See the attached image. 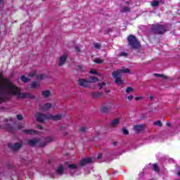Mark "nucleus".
<instances>
[{
    "label": "nucleus",
    "instance_id": "nucleus-1",
    "mask_svg": "<svg viewBox=\"0 0 180 180\" xmlns=\"http://www.w3.org/2000/svg\"><path fill=\"white\" fill-rule=\"evenodd\" d=\"M12 96H17L22 99L25 98H34V96L30 93H20V89L18 86H15L9 79L2 78L0 75V103L9 101Z\"/></svg>",
    "mask_w": 180,
    "mask_h": 180
},
{
    "label": "nucleus",
    "instance_id": "nucleus-2",
    "mask_svg": "<svg viewBox=\"0 0 180 180\" xmlns=\"http://www.w3.org/2000/svg\"><path fill=\"white\" fill-rule=\"evenodd\" d=\"M54 136H48L46 139H32L27 141L28 146H39V147H44L47 143L54 141Z\"/></svg>",
    "mask_w": 180,
    "mask_h": 180
},
{
    "label": "nucleus",
    "instance_id": "nucleus-3",
    "mask_svg": "<svg viewBox=\"0 0 180 180\" xmlns=\"http://www.w3.org/2000/svg\"><path fill=\"white\" fill-rule=\"evenodd\" d=\"M37 120V122H40L41 123H43L44 122H46V120H48L49 119H51V120H61L63 117H64V115L63 114H58L56 115H44L41 113H37L36 115Z\"/></svg>",
    "mask_w": 180,
    "mask_h": 180
},
{
    "label": "nucleus",
    "instance_id": "nucleus-4",
    "mask_svg": "<svg viewBox=\"0 0 180 180\" xmlns=\"http://www.w3.org/2000/svg\"><path fill=\"white\" fill-rule=\"evenodd\" d=\"M130 72V70L128 68H122L121 69L112 72V77L115 79L116 84L122 85L123 80H122V74H127Z\"/></svg>",
    "mask_w": 180,
    "mask_h": 180
},
{
    "label": "nucleus",
    "instance_id": "nucleus-5",
    "mask_svg": "<svg viewBox=\"0 0 180 180\" xmlns=\"http://www.w3.org/2000/svg\"><path fill=\"white\" fill-rule=\"evenodd\" d=\"M98 81H99L98 77L90 76L88 79H79L78 81V84L80 86H84V88H86V86H89V84L92 82H98Z\"/></svg>",
    "mask_w": 180,
    "mask_h": 180
},
{
    "label": "nucleus",
    "instance_id": "nucleus-6",
    "mask_svg": "<svg viewBox=\"0 0 180 180\" xmlns=\"http://www.w3.org/2000/svg\"><path fill=\"white\" fill-rule=\"evenodd\" d=\"M64 175V166L63 165H59L56 169L54 173H50V178L54 179L57 176H61Z\"/></svg>",
    "mask_w": 180,
    "mask_h": 180
},
{
    "label": "nucleus",
    "instance_id": "nucleus-7",
    "mask_svg": "<svg viewBox=\"0 0 180 180\" xmlns=\"http://www.w3.org/2000/svg\"><path fill=\"white\" fill-rule=\"evenodd\" d=\"M128 41L132 49H139L140 47V43L138 42L136 37L133 35L128 37Z\"/></svg>",
    "mask_w": 180,
    "mask_h": 180
},
{
    "label": "nucleus",
    "instance_id": "nucleus-8",
    "mask_svg": "<svg viewBox=\"0 0 180 180\" xmlns=\"http://www.w3.org/2000/svg\"><path fill=\"white\" fill-rule=\"evenodd\" d=\"M152 30L154 33H156V34H162V33L167 32L165 26L161 25H153Z\"/></svg>",
    "mask_w": 180,
    "mask_h": 180
},
{
    "label": "nucleus",
    "instance_id": "nucleus-9",
    "mask_svg": "<svg viewBox=\"0 0 180 180\" xmlns=\"http://www.w3.org/2000/svg\"><path fill=\"white\" fill-rule=\"evenodd\" d=\"M112 109H113V104L110 102L103 103L101 108L102 113H109Z\"/></svg>",
    "mask_w": 180,
    "mask_h": 180
},
{
    "label": "nucleus",
    "instance_id": "nucleus-10",
    "mask_svg": "<svg viewBox=\"0 0 180 180\" xmlns=\"http://www.w3.org/2000/svg\"><path fill=\"white\" fill-rule=\"evenodd\" d=\"M68 167L70 175L72 176H74V175H78L77 173V171H79V167H78V166L76 165H69Z\"/></svg>",
    "mask_w": 180,
    "mask_h": 180
},
{
    "label": "nucleus",
    "instance_id": "nucleus-11",
    "mask_svg": "<svg viewBox=\"0 0 180 180\" xmlns=\"http://www.w3.org/2000/svg\"><path fill=\"white\" fill-rule=\"evenodd\" d=\"M56 108V103H45L44 105H40V110H49V109H55Z\"/></svg>",
    "mask_w": 180,
    "mask_h": 180
},
{
    "label": "nucleus",
    "instance_id": "nucleus-12",
    "mask_svg": "<svg viewBox=\"0 0 180 180\" xmlns=\"http://www.w3.org/2000/svg\"><path fill=\"white\" fill-rule=\"evenodd\" d=\"M25 127V124H20L18 125V129H13L9 124H8L6 127H4V129H6V130H8V131H15V130H20Z\"/></svg>",
    "mask_w": 180,
    "mask_h": 180
},
{
    "label": "nucleus",
    "instance_id": "nucleus-13",
    "mask_svg": "<svg viewBox=\"0 0 180 180\" xmlns=\"http://www.w3.org/2000/svg\"><path fill=\"white\" fill-rule=\"evenodd\" d=\"M67 57H68L67 53H63L62 56H60V57L59 58V62H58L59 67H63V65L65 64V61H67Z\"/></svg>",
    "mask_w": 180,
    "mask_h": 180
},
{
    "label": "nucleus",
    "instance_id": "nucleus-14",
    "mask_svg": "<svg viewBox=\"0 0 180 180\" xmlns=\"http://www.w3.org/2000/svg\"><path fill=\"white\" fill-rule=\"evenodd\" d=\"M9 148H11L13 150V151H16L17 150H19L20 147H22V142H18L14 144L8 143Z\"/></svg>",
    "mask_w": 180,
    "mask_h": 180
},
{
    "label": "nucleus",
    "instance_id": "nucleus-15",
    "mask_svg": "<svg viewBox=\"0 0 180 180\" xmlns=\"http://www.w3.org/2000/svg\"><path fill=\"white\" fill-rule=\"evenodd\" d=\"M90 162H94V160L91 158H86L81 160L80 165L81 167H84V165H86V164H90Z\"/></svg>",
    "mask_w": 180,
    "mask_h": 180
},
{
    "label": "nucleus",
    "instance_id": "nucleus-16",
    "mask_svg": "<svg viewBox=\"0 0 180 180\" xmlns=\"http://www.w3.org/2000/svg\"><path fill=\"white\" fill-rule=\"evenodd\" d=\"M120 123V118L117 117L114 119L110 123V127H116L117 124Z\"/></svg>",
    "mask_w": 180,
    "mask_h": 180
},
{
    "label": "nucleus",
    "instance_id": "nucleus-17",
    "mask_svg": "<svg viewBox=\"0 0 180 180\" xmlns=\"http://www.w3.org/2000/svg\"><path fill=\"white\" fill-rule=\"evenodd\" d=\"M161 4H164V1L162 0H154L151 2V6L153 8H157V6H159L161 5Z\"/></svg>",
    "mask_w": 180,
    "mask_h": 180
},
{
    "label": "nucleus",
    "instance_id": "nucleus-18",
    "mask_svg": "<svg viewBox=\"0 0 180 180\" xmlns=\"http://www.w3.org/2000/svg\"><path fill=\"white\" fill-rule=\"evenodd\" d=\"M134 129L135 131H137L139 133V131H143V130H144V125L143 124L135 125L134 127Z\"/></svg>",
    "mask_w": 180,
    "mask_h": 180
},
{
    "label": "nucleus",
    "instance_id": "nucleus-19",
    "mask_svg": "<svg viewBox=\"0 0 180 180\" xmlns=\"http://www.w3.org/2000/svg\"><path fill=\"white\" fill-rule=\"evenodd\" d=\"M22 133H25V134H37V131L34 129H24Z\"/></svg>",
    "mask_w": 180,
    "mask_h": 180
},
{
    "label": "nucleus",
    "instance_id": "nucleus-20",
    "mask_svg": "<svg viewBox=\"0 0 180 180\" xmlns=\"http://www.w3.org/2000/svg\"><path fill=\"white\" fill-rule=\"evenodd\" d=\"M93 98H102L103 96V93L102 92H93L91 94Z\"/></svg>",
    "mask_w": 180,
    "mask_h": 180
},
{
    "label": "nucleus",
    "instance_id": "nucleus-21",
    "mask_svg": "<svg viewBox=\"0 0 180 180\" xmlns=\"http://www.w3.org/2000/svg\"><path fill=\"white\" fill-rule=\"evenodd\" d=\"M50 95H51V92H50L49 90H45L42 91V96H44V98H49Z\"/></svg>",
    "mask_w": 180,
    "mask_h": 180
},
{
    "label": "nucleus",
    "instance_id": "nucleus-22",
    "mask_svg": "<svg viewBox=\"0 0 180 180\" xmlns=\"http://www.w3.org/2000/svg\"><path fill=\"white\" fill-rule=\"evenodd\" d=\"M31 88L36 89L39 88V82H33L31 83Z\"/></svg>",
    "mask_w": 180,
    "mask_h": 180
},
{
    "label": "nucleus",
    "instance_id": "nucleus-23",
    "mask_svg": "<svg viewBox=\"0 0 180 180\" xmlns=\"http://www.w3.org/2000/svg\"><path fill=\"white\" fill-rule=\"evenodd\" d=\"M134 91V89H133V87L129 86V87H127V88L126 89L125 92H126L127 94H131V92H133Z\"/></svg>",
    "mask_w": 180,
    "mask_h": 180
},
{
    "label": "nucleus",
    "instance_id": "nucleus-24",
    "mask_svg": "<svg viewBox=\"0 0 180 180\" xmlns=\"http://www.w3.org/2000/svg\"><path fill=\"white\" fill-rule=\"evenodd\" d=\"M20 79L22 82H27V81H29V77H26L25 75H22Z\"/></svg>",
    "mask_w": 180,
    "mask_h": 180
},
{
    "label": "nucleus",
    "instance_id": "nucleus-25",
    "mask_svg": "<svg viewBox=\"0 0 180 180\" xmlns=\"http://www.w3.org/2000/svg\"><path fill=\"white\" fill-rule=\"evenodd\" d=\"M98 86L100 89H103V88H106V83L103 82L101 83H98Z\"/></svg>",
    "mask_w": 180,
    "mask_h": 180
},
{
    "label": "nucleus",
    "instance_id": "nucleus-26",
    "mask_svg": "<svg viewBox=\"0 0 180 180\" xmlns=\"http://www.w3.org/2000/svg\"><path fill=\"white\" fill-rule=\"evenodd\" d=\"M153 171H155V172H158L160 171V167H158V165L157 164L153 165Z\"/></svg>",
    "mask_w": 180,
    "mask_h": 180
},
{
    "label": "nucleus",
    "instance_id": "nucleus-27",
    "mask_svg": "<svg viewBox=\"0 0 180 180\" xmlns=\"http://www.w3.org/2000/svg\"><path fill=\"white\" fill-rule=\"evenodd\" d=\"M154 126H158L159 127H161L162 126V122L161 121H157L153 123Z\"/></svg>",
    "mask_w": 180,
    "mask_h": 180
},
{
    "label": "nucleus",
    "instance_id": "nucleus-28",
    "mask_svg": "<svg viewBox=\"0 0 180 180\" xmlns=\"http://www.w3.org/2000/svg\"><path fill=\"white\" fill-rule=\"evenodd\" d=\"M94 63H96V64H102V63H103V60L96 58L94 60Z\"/></svg>",
    "mask_w": 180,
    "mask_h": 180
},
{
    "label": "nucleus",
    "instance_id": "nucleus-29",
    "mask_svg": "<svg viewBox=\"0 0 180 180\" xmlns=\"http://www.w3.org/2000/svg\"><path fill=\"white\" fill-rule=\"evenodd\" d=\"M155 77H160V78H163V79L167 78V76L161 74H155Z\"/></svg>",
    "mask_w": 180,
    "mask_h": 180
},
{
    "label": "nucleus",
    "instance_id": "nucleus-30",
    "mask_svg": "<svg viewBox=\"0 0 180 180\" xmlns=\"http://www.w3.org/2000/svg\"><path fill=\"white\" fill-rule=\"evenodd\" d=\"M143 99H144V97H143V96L135 97V101H143Z\"/></svg>",
    "mask_w": 180,
    "mask_h": 180
},
{
    "label": "nucleus",
    "instance_id": "nucleus-31",
    "mask_svg": "<svg viewBox=\"0 0 180 180\" xmlns=\"http://www.w3.org/2000/svg\"><path fill=\"white\" fill-rule=\"evenodd\" d=\"M120 57H127V53H126V52H121L120 53Z\"/></svg>",
    "mask_w": 180,
    "mask_h": 180
},
{
    "label": "nucleus",
    "instance_id": "nucleus-32",
    "mask_svg": "<svg viewBox=\"0 0 180 180\" xmlns=\"http://www.w3.org/2000/svg\"><path fill=\"white\" fill-rule=\"evenodd\" d=\"M86 127H82L79 130L82 131V133H84V131H86Z\"/></svg>",
    "mask_w": 180,
    "mask_h": 180
},
{
    "label": "nucleus",
    "instance_id": "nucleus-33",
    "mask_svg": "<svg viewBox=\"0 0 180 180\" xmlns=\"http://www.w3.org/2000/svg\"><path fill=\"white\" fill-rule=\"evenodd\" d=\"M122 132H123V134H124L125 136H127V134H129V131H127V129H122Z\"/></svg>",
    "mask_w": 180,
    "mask_h": 180
},
{
    "label": "nucleus",
    "instance_id": "nucleus-34",
    "mask_svg": "<svg viewBox=\"0 0 180 180\" xmlns=\"http://www.w3.org/2000/svg\"><path fill=\"white\" fill-rule=\"evenodd\" d=\"M22 119H23V116L22 115H20V114L17 115V120H22Z\"/></svg>",
    "mask_w": 180,
    "mask_h": 180
},
{
    "label": "nucleus",
    "instance_id": "nucleus-35",
    "mask_svg": "<svg viewBox=\"0 0 180 180\" xmlns=\"http://www.w3.org/2000/svg\"><path fill=\"white\" fill-rule=\"evenodd\" d=\"M90 74H96V75H100L98 73V72H96V70H91L90 71Z\"/></svg>",
    "mask_w": 180,
    "mask_h": 180
},
{
    "label": "nucleus",
    "instance_id": "nucleus-36",
    "mask_svg": "<svg viewBox=\"0 0 180 180\" xmlns=\"http://www.w3.org/2000/svg\"><path fill=\"white\" fill-rule=\"evenodd\" d=\"M133 98H134V96L133 95H129L127 97L128 101L130 102L131 101H133Z\"/></svg>",
    "mask_w": 180,
    "mask_h": 180
},
{
    "label": "nucleus",
    "instance_id": "nucleus-37",
    "mask_svg": "<svg viewBox=\"0 0 180 180\" xmlns=\"http://www.w3.org/2000/svg\"><path fill=\"white\" fill-rule=\"evenodd\" d=\"M34 75H36V71L32 72V73L30 74V77L31 78H33V77H34Z\"/></svg>",
    "mask_w": 180,
    "mask_h": 180
},
{
    "label": "nucleus",
    "instance_id": "nucleus-38",
    "mask_svg": "<svg viewBox=\"0 0 180 180\" xmlns=\"http://www.w3.org/2000/svg\"><path fill=\"white\" fill-rule=\"evenodd\" d=\"M129 11V7H124V8H122V11H123V12H127V11Z\"/></svg>",
    "mask_w": 180,
    "mask_h": 180
},
{
    "label": "nucleus",
    "instance_id": "nucleus-39",
    "mask_svg": "<svg viewBox=\"0 0 180 180\" xmlns=\"http://www.w3.org/2000/svg\"><path fill=\"white\" fill-rule=\"evenodd\" d=\"M37 78H38L39 79H44V75H38Z\"/></svg>",
    "mask_w": 180,
    "mask_h": 180
},
{
    "label": "nucleus",
    "instance_id": "nucleus-40",
    "mask_svg": "<svg viewBox=\"0 0 180 180\" xmlns=\"http://www.w3.org/2000/svg\"><path fill=\"white\" fill-rule=\"evenodd\" d=\"M95 49H101V44H94Z\"/></svg>",
    "mask_w": 180,
    "mask_h": 180
},
{
    "label": "nucleus",
    "instance_id": "nucleus-41",
    "mask_svg": "<svg viewBox=\"0 0 180 180\" xmlns=\"http://www.w3.org/2000/svg\"><path fill=\"white\" fill-rule=\"evenodd\" d=\"M59 130H60V131H63V130H65V126H61V127H60Z\"/></svg>",
    "mask_w": 180,
    "mask_h": 180
},
{
    "label": "nucleus",
    "instance_id": "nucleus-42",
    "mask_svg": "<svg viewBox=\"0 0 180 180\" xmlns=\"http://www.w3.org/2000/svg\"><path fill=\"white\" fill-rule=\"evenodd\" d=\"M24 25H25V26H27V25H28V29H30V27H32V25L29 22H25Z\"/></svg>",
    "mask_w": 180,
    "mask_h": 180
},
{
    "label": "nucleus",
    "instance_id": "nucleus-43",
    "mask_svg": "<svg viewBox=\"0 0 180 180\" xmlns=\"http://www.w3.org/2000/svg\"><path fill=\"white\" fill-rule=\"evenodd\" d=\"M9 120L10 121L12 120V118H10V119L6 118V119H4L5 123H8Z\"/></svg>",
    "mask_w": 180,
    "mask_h": 180
},
{
    "label": "nucleus",
    "instance_id": "nucleus-44",
    "mask_svg": "<svg viewBox=\"0 0 180 180\" xmlns=\"http://www.w3.org/2000/svg\"><path fill=\"white\" fill-rule=\"evenodd\" d=\"M149 99H150V101H153V100L154 99V96H153V95H150V96H149Z\"/></svg>",
    "mask_w": 180,
    "mask_h": 180
},
{
    "label": "nucleus",
    "instance_id": "nucleus-45",
    "mask_svg": "<svg viewBox=\"0 0 180 180\" xmlns=\"http://www.w3.org/2000/svg\"><path fill=\"white\" fill-rule=\"evenodd\" d=\"M101 158H102V154L101 153H99L98 157H97V159L98 160H101Z\"/></svg>",
    "mask_w": 180,
    "mask_h": 180
},
{
    "label": "nucleus",
    "instance_id": "nucleus-46",
    "mask_svg": "<svg viewBox=\"0 0 180 180\" xmlns=\"http://www.w3.org/2000/svg\"><path fill=\"white\" fill-rule=\"evenodd\" d=\"M105 92H106V94H109V92H110V90L105 88Z\"/></svg>",
    "mask_w": 180,
    "mask_h": 180
},
{
    "label": "nucleus",
    "instance_id": "nucleus-47",
    "mask_svg": "<svg viewBox=\"0 0 180 180\" xmlns=\"http://www.w3.org/2000/svg\"><path fill=\"white\" fill-rule=\"evenodd\" d=\"M37 128H38L39 130H41V129H43V127H41V125H38V126H37Z\"/></svg>",
    "mask_w": 180,
    "mask_h": 180
},
{
    "label": "nucleus",
    "instance_id": "nucleus-48",
    "mask_svg": "<svg viewBox=\"0 0 180 180\" xmlns=\"http://www.w3.org/2000/svg\"><path fill=\"white\" fill-rule=\"evenodd\" d=\"M75 50H76V51H79V47L76 46V47H75Z\"/></svg>",
    "mask_w": 180,
    "mask_h": 180
},
{
    "label": "nucleus",
    "instance_id": "nucleus-49",
    "mask_svg": "<svg viewBox=\"0 0 180 180\" xmlns=\"http://www.w3.org/2000/svg\"><path fill=\"white\" fill-rule=\"evenodd\" d=\"M167 126L168 127H169L171 126V123L167 122Z\"/></svg>",
    "mask_w": 180,
    "mask_h": 180
},
{
    "label": "nucleus",
    "instance_id": "nucleus-50",
    "mask_svg": "<svg viewBox=\"0 0 180 180\" xmlns=\"http://www.w3.org/2000/svg\"><path fill=\"white\" fill-rule=\"evenodd\" d=\"M113 145H114V146H117V142H114V143H113Z\"/></svg>",
    "mask_w": 180,
    "mask_h": 180
},
{
    "label": "nucleus",
    "instance_id": "nucleus-51",
    "mask_svg": "<svg viewBox=\"0 0 180 180\" xmlns=\"http://www.w3.org/2000/svg\"><path fill=\"white\" fill-rule=\"evenodd\" d=\"M157 110V108H155L154 110L150 111V112H155Z\"/></svg>",
    "mask_w": 180,
    "mask_h": 180
},
{
    "label": "nucleus",
    "instance_id": "nucleus-52",
    "mask_svg": "<svg viewBox=\"0 0 180 180\" xmlns=\"http://www.w3.org/2000/svg\"><path fill=\"white\" fill-rule=\"evenodd\" d=\"M2 4V0H0V5Z\"/></svg>",
    "mask_w": 180,
    "mask_h": 180
},
{
    "label": "nucleus",
    "instance_id": "nucleus-53",
    "mask_svg": "<svg viewBox=\"0 0 180 180\" xmlns=\"http://www.w3.org/2000/svg\"><path fill=\"white\" fill-rule=\"evenodd\" d=\"M100 77H101V78H103V75H100Z\"/></svg>",
    "mask_w": 180,
    "mask_h": 180
}]
</instances>
